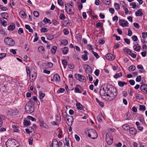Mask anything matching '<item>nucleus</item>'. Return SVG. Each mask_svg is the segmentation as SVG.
Listing matches in <instances>:
<instances>
[{"instance_id": "72a5a7b5", "label": "nucleus", "mask_w": 147, "mask_h": 147, "mask_svg": "<svg viewBox=\"0 0 147 147\" xmlns=\"http://www.w3.org/2000/svg\"><path fill=\"white\" fill-rule=\"evenodd\" d=\"M57 47L56 46H54L52 47L51 50V52L52 54H54L56 52Z\"/></svg>"}, {"instance_id": "a18cd8bd", "label": "nucleus", "mask_w": 147, "mask_h": 147, "mask_svg": "<svg viewBox=\"0 0 147 147\" xmlns=\"http://www.w3.org/2000/svg\"><path fill=\"white\" fill-rule=\"evenodd\" d=\"M115 8L117 10H119L120 9L119 4L116 3H115L114 4Z\"/></svg>"}, {"instance_id": "f8f14e48", "label": "nucleus", "mask_w": 147, "mask_h": 147, "mask_svg": "<svg viewBox=\"0 0 147 147\" xmlns=\"http://www.w3.org/2000/svg\"><path fill=\"white\" fill-rule=\"evenodd\" d=\"M73 121V118L72 116H69L67 119L66 123L69 126H71Z\"/></svg>"}, {"instance_id": "8fccbe9b", "label": "nucleus", "mask_w": 147, "mask_h": 147, "mask_svg": "<svg viewBox=\"0 0 147 147\" xmlns=\"http://www.w3.org/2000/svg\"><path fill=\"white\" fill-rule=\"evenodd\" d=\"M92 52L96 58L98 59L99 58V56L98 55L97 53L94 52L93 51H92Z\"/></svg>"}, {"instance_id": "13d9d810", "label": "nucleus", "mask_w": 147, "mask_h": 147, "mask_svg": "<svg viewBox=\"0 0 147 147\" xmlns=\"http://www.w3.org/2000/svg\"><path fill=\"white\" fill-rule=\"evenodd\" d=\"M18 33L19 34H22L24 33V31L23 29L22 28H20L19 29Z\"/></svg>"}, {"instance_id": "680f3d73", "label": "nucleus", "mask_w": 147, "mask_h": 147, "mask_svg": "<svg viewBox=\"0 0 147 147\" xmlns=\"http://www.w3.org/2000/svg\"><path fill=\"white\" fill-rule=\"evenodd\" d=\"M118 19V18L117 16H115L113 18V20L114 21H115L117 22Z\"/></svg>"}, {"instance_id": "09e8293b", "label": "nucleus", "mask_w": 147, "mask_h": 147, "mask_svg": "<svg viewBox=\"0 0 147 147\" xmlns=\"http://www.w3.org/2000/svg\"><path fill=\"white\" fill-rule=\"evenodd\" d=\"M65 91V89L63 88H60L57 91V92L58 93H61L64 92Z\"/></svg>"}, {"instance_id": "412c9836", "label": "nucleus", "mask_w": 147, "mask_h": 147, "mask_svg": "<svg viewBox=\"0 0 147 147\" xmlns=\"http://www.w3.org/2000/svg\"><path fill=\"white\" fill-rule=\"evenodd\" d=\"M15 28V25L14 24L11 23L8 28V30L10 31L13 30Z\"/></svg>"}, {"instance_id": "f704fd0d", "label": "nucleus", "mask_w": 147, "mask_h": 147, "mask_svg": "<svg viewBox=\"0 0 147 147\" xmlns=\"http://www.w3.org/2000/svg\"><path fill=\"white\" fill-rule=\"evenodd\" d=\"M77 108L80 110H82L83 109V106L81 105L80 103H78L76 105Z\"/></svg>"}, {"instance_id": "603ef678", "label": "nucleus", "mask_w": 147, "mask_h": 147, "mask_svg": "<svg viewBox=\"0 0 147 147\" xmlns=\"http://www.w3.org/2000/svg\"><path fill=\"white\" fill-rule=\"evenodd\" d=\"M35 38L33 42H36L37 41L38 39V37L37 36V33H36L35 34Z\"/></svg>"}, {"instance_id": "a878e982", "label": "nucleus", "mask_w": 147, "mask_h": 147, "mask_svg": "<svg viewBox=\"0 0 147 147\" xmlns=\"http://www.w3.org/2000/svg\"><path fill=\"white\" fill-rule=\"evenodd\" d=\"M15 111V110L9 109L8 110L7 114L9 115H13L14 114V112Z\"/></svg>"}, {"instance_id": "e2e57ef3", "label": "nucleus", "mask_w": 147, "mask_h": 147, "mask_svg": "<svg viewBox=\"0 0 147 147\" xmlns=\"http://www.w3.org/2000/svg\"><path fill=\"white\" fill-rule=\"evenodd\" d=\"M6 54L5 53H1L0 54V59H2L3 58L5 57Z\"/></svg>"}, {"instance_id": "c03bdc74", "label": "nucleus", "mask_w": 147, "mask_h": 147, "mask_svg": "<svg viewBox=\"0 0 147 147\" xmlns=\"http://www.w3.org/2000/svg\"><path fill=\"white\" fill-rule=\"evenodd\" d=\"M24 124L26 125H29L31 124V123L29 121L24 120Z\"/></svg>"}, {"instance_id": "bf43d9fd", "label": "nucleus", "mask_w": 147, "mask_h": 147, "mask_svg": "<svg viewBox=\"0 0 147 147\" xmlns=\"http://www.w3.org/2000/svg\"><path fill=\"white\" fill-rule=\"evenodd\" d=\"M141 80V77L140 76H138L136 79V81L137 82H140Z\"/></svg>"}, {"instance_id": "39448f33", "label": "nucleus", "mask_w": 147, "mask_h": 147, "mask_svg": "<svg viewBox=\"0 0 147 147\" xmlns=\"http://www.w3.org/2000/svg\"><path fill=\"white\" fill-rule=\"evenodd\" d=\"M34 105H32L31 103L28 102L25 106V110L28 113H32L34 110Z\"/></svg>"}, {"instance_id": "5701e85b", "label": "nucleus", "mask_w": 147, "mask_h": 147, "mask_svg": "<svg viewBox=\"0 0 147 147\" xmlns=\"http://www.w3.org/2000/svg\"><path fill=\"white\" fill-rule=\"evenodd\" d=\"M38 51L41 53L43 54L44 53L45 49L42 46H40L38 49Z\"/></svg>"}, {"instance_id": "49530a36", "label": "nucleus", "mask_w": 147, "mask_h": 147, "mask_svg": "<svg viewBox=\"0 0 147 147\" xmlns=\"http://www.w3.org/2000/svg\"><path fill=\"white\" fill-rule=\"evenodd\" d=\"M124 52L129 55L130 54V53H131V51L130 49H124Z\"/></svg>"}, {"instance_id": "4c0bfd02", "label": "nucleus", "mask_w": 147, "mask_h": 147, "mask_svg": "<svg viewBox=\"0 0 147 147\" xmlns=\"http://www.w3.org/2000/svg\"><path fill=\"white\" fill-rule=\"evenodd\" d=\"M136 69L135 67L133 65H131L129 67V70L130 71H133Z\"/></svg>"}, {"instance_id": "0e129e2a", "label": "nucleus", "mask_w": 147, "mask_h": 147, "mask_svg": "<svg viewBox=\"0 0 147 147\" xmlns=\"http://www.w3.org/2000/svg\"><path fill=\"white\" fill-rule=\"evenodd\" d=\"M0 8L3 11H5L7 10L6 7H4L2 5H0Z\"/></svg>"}, {"instance_id": "ea45409f", "label": "nucleus", "mask_w": 147, "mask_h": 147, "mask_svg": "<svg viewBox=\"0 0 147 147\" xmlns=\"http://www.w3.org/2000/svg\"><path fill=\"white\" fill-rule=\"evenodd\" d=\"M136 98L138 100H142L143 98L142 96L140 94H136Z\"/></svg>"}, {"instance_id": "1a4fd4ad", "label": "nucleus", "mask_w": 147, "mask_h": 147, "mask_svg": "<svg viewBox=\"0 0 147 147\" xmlns=\"http://www.w3.org/2000/svg\"><path fill=\"white\" fill-rule=\"evenodd\" d=\"M4 42L7 45L11 46H13L15 44V42L11 38L7 37L4 40Z\"/></svg>"}, {"instance_id": "a211bd4d", "label": "nucleus", "mask_w": 147, "mask_h": 147, "mask_svg": "<svg viewBox=\"0 0 147 147\" xmlns=\"http://www.w3.org/2000/svg\"><path fill=\"white\" fill-rule=\"evenodd\" d=\"M53 147H59V145L57 141L55 139H54L53 140Z\"/></svg>"}, {"instance_id": "bb28decb", "label": "nucleus", "mask_w": 147, "mask_h": 147, "mask_svg": "<svg viewBox=\"0 0 147 147\" xmlns=\"http://www.w3.org/2000/svg\"><path fill=\"white\" fill-rule=\"evenodd\" d=\"M1 16L3 18L5 19H7L8 17V14L6 12L1 13Z\"/></svg>"}, {"instance_id": "4d7b16f0", "label": "nucleus", "mask_w": 147, "mask_h": 147, "mask_svg": "<svg viewBox=\"0 0 147 147\" xmlns=\"http://www.w3.org/2000/svg\"><path fill=\"white\" fill-rule=\"evenodd\" d=\"M48 31V30L46 28H42L40 30L41 32H46Z\"/></svg>"}, {"instance_id": "2f4dec72", "label": "nucleus", "mask_w": 147, "mask_h": 147, "mask_svg": "<svg viewBox=\"0 0 147 147\" xmlns=\"http://www.w3.org/2000/svg\"><path fill=\"white\" fill-rule=\"evenodd\" d=\"M33 100L35 101H36L37 100L36 97L35 96H34L32 98H31L30 99L29 102L31 103L32 105H34V102L33 101Z\"/></svg>"}, {"instance_id": "7c9ffc66", "label": "nucleus", "mask_w": 147, "mask_h": 147, "mask_svg": "<svg viewBox=\"0 0 147 147\" xmlns=\"http://www.w3.org/2000/svg\"><path fill=\"white\" fill-rule=\"evenodd\" d=\"M69 139L67 138H65V139L64 144L67 146H69Z\"/></svg>"}, {"instance_id": "774afa93", "label": "nucleus", "mask_w": 147, "mask_h": 147, "mask_svg": "<svg viewBox=\"0 0 147 147\" xmlns=\"http://www.w3.org/2000/svg\"><path fill=\"white\" fill-rule=\"evenodd\" d=\"M16 50L13 49H11L10 50V52L14 54H15L16 53Z\"/></svg>"}, {"instance_id": "f257e3e1", "label": "nucleus", "mask_w": 147, "mask_h": 147, "mask_svg": "<svg viewBox=\"0 0 147 147\" xmlns=\"http://www.w3.org/2000/svg\"><path fill=\"white\" fill-rule=\"evenodd\" d=\"M100 93L103 99L111 101L116 97L117 92L116 89L113 86L105 85L101 88Z\"/></svg>"}, {"instance_id": "4468645a", "label": "nucleus", "mask_w": 147, "mask_h": 147, "mask_svg": "<svg viewBox=\"0 0 147 147\" xmlns=\"http://www.w3.org/2000/svg\"><path fill=\"white\" fill-rule=\"evenodd\" d=\"M129 132L131 135L134 136L136 134L137 131L135 128L131 127L129 129Z\"/></svg>"}, {"instance_id": "3c124183", "label": "nucleus", "mask_w": 147, "mask_h": 147, "mask_svg": "<svg viewBox=\"0 0 147 147\" xmlns=\"http://www.w3.org/2000/svg\"><path fill=\"white\" fill-rule=\"evenodd\" d=\"M28 119L31 120L32 121H35L36 120V119L34 117L30 116H28L27 117Z\"/></svg>"}, {"instance_id": "ddd939ff", "label": "nucleus", "mask_w": 147, "mask_h": 147, "mask_svg": "<svg viewBox=\"0 0 147 147\" xmlns=\"http://www.w3.org/2000/svg\"><path fill=\"white\" fill-rule=\"evenodd\" d=\"M106 58L108 60L110 61H113L115 58V57L112 54L108 53L105 55Z\"/></svg>"}, {"instance_id": "6e6d98bb", "label": "nucleus", "mask_w": 147, "mask_h": 147, "mask_svg": "<svg viewBox=\"0 0 147 147\" xmlns=\"http://www.w3.org/2000/svg\"><path fill=\"white\" fill-rule=\"evenodd\" d=\"M131 38L134 41H136L138 40L137 37L136 36H133Z\"/></svg>"}, {"instance_id": "393cba45", "label": "nucleus", "mask_w": 147, "mask_h": 147, "mask_svg": "<svg viewBox=\"0 0 147 147\" xmlns=\"http://www.w3.org/2000/svg\"><path fill=\"white\" fill-rule=\"evenodd\" d=\"M62 50L63 54L65 55L67 53L68 51V48L67 47H64L62 49Z\"/></svg>"}, {"instance_id": "9d476101", "label": "nucleus", "mask_w": 147, "mask_h": 147, "mask_svg": "<svg viewBox=\"0 0 147 147\" xmlns=\"http://www.w3.org/2000/svg\"><path fill=\"white\" fill-rule=\"evenodd\" d=\"M86 73L88 74H90L92 72V69L90 66L88 65H84Z\"/></svg>"}, {"instance_id": "aec40b11", "label": "nucleus", "mask_w": 147, "mask_h": 147, "mask_svg": "<svg viewBox=\"0 0 147 147\" xmlns=\"http://www.w3.org/2000/svg\"><path fill=\"white\" fill-rule=\"evenodd\" d=\"M20 15L21 18L22 19H24L26 18V14L24 11H21L19 13Z\"/></svg>"}, {"instance_id": "79ce46f5", "label": "nucleus", "mask_w": 147, "mask_h": 147, "mask_svg": "<svg viewBox=\"0 0 147 147\" xmlns=\"http://www.w3.org/2000/svg\"><path fill=\"white\" fill-rule=\"evenodd\" d=\"M59 18L61 20H64L65 18V16L63 13H61L59 16Z\"/></svg>"}, {"instance_id": "37998d69", "label": "nucleus", "mask_w": 147, "mask_h": 147, "mask_svg": "<svg viewBox=\"0 0 147 147\" xmlns=\"http://www.w3.org/2000/svg\"><path fill=\"white\" fill-rule=\"evenodd\" d=\"M68 44V41L66 40H64L61 42V44L63 46L66 45Z\"/></svg>"}, {"instance_id": "b1692460", "label": "nucleus", "mask_w": 147, "mask_h": 147, "mask_svg": "<svg viewBox=\"0 0 147 147\" xmlns=\"http://www.w3.org/2000/svg\"><path fill=\"white\" fill-rule=\"evenodd\" d=\"M53 79L56 81H59L60 80V77L58 74H55L54 76Z\"/></svg>"}, {"instance_id": "5fc2aeb1", "label": "nucleus", "mask_w": 147, "mask_h": 147, "mask_svg": "<svg viewBox=\"0 0 147 147\" xmlns=\"http://www.w3.org/2000/svg\"><path fill=\"white\" fill-rule=\"evenodd\" d=\"M140 109L144 111L146 110V107L144 105H140Z\"/></svg>"}, {"instance_id": "052dcab7", "label": "nucleus", "mask_w": 147, "mask_h": 147, "mask_svg": "<svg viewBox=\"0 0 147 147\" xmlns=\"http://www.w3.org/2000/svg\"><path fill=\"white\" fill-rule=\"evenodd\" d=\"M103 3L105 4L109 5L111 3V1H103Z\"/></svg>"}, {"instance_id": "423d86ee", "label": "nucleus", "mask_w": 147, "mask_h": 147, "mask_svg": "<svg viewBox=\"0 0 147 147\" xmlns=\"http://www.w3.org/2000/svg\"><path fill=\"white\" fill-rule=\"evenodd\" d=\"M106 139L107 143L108 145H111L112 144L113 138L110 133H108L106 134Z\"/></svg>"}, {"instance_id": "0eeeda50", "label": "nucleus", "mask_w": 147, "mask_h": 147, "mask_svg": "<svg viewBox=\"0 0 147 147\" xmlns=\"http://www.w3.org/2000/svg\"><path fill=\"white\" fill-rule=\"evenodd\" d=\"M75 77L77 80L82 82H85L86 80L85 76L79 74H75Z\"/></svg>"}, {"instance_id": "338daca9", "label": "nucleus", "mask_w": 147, "mask_h": 147, "mask_svg": "<svg viewBox=\"0 0 147 147\" xmlns=\"http://www.w3.org/2000/svg\"><path fill=\"white\" fill-rule=\"evenodd\" d=\"M124 40L125 42L128 44H129L130 43V40L128 38H125L124 39Z\"/></svg>"}, {"instance_id": "69168bd1", "label": "nucleus", "mask_w": 147, "mask_h": 147, "mask_svg": "<svg viewBox=\"0 0 147 147\" xmlns=\"http://www.w3.org/2000/svg\"><path fill=\"white\" fill-rule=\"evenodd\" d=\"M34 15L36 17H38L39 16V13L36 11H34Z\"/></svg>"}, {"instance_id": "9b49d317", "label": "nucleus", "mask_w": 147, "mask_h": 147, "mask_svg": "<svg viewBox=\"0 0 147 147\" xmlns=\"http://www.w3.org/2000/svg\"><path fill=\"white\" fill-rule=\"evenodd\" d=\"M119 23L120 25L123 27H128V23L127 21L123 20H119Z\"/></svg>"}, {"instance_id": "4be33fe9", "label": "nucleus", "mask_w": 147, "mask_h": 147, "mask_svg": "<svg viewBox=\"0 0 147 147\" xmlns=\"http://www.w3.org/2000/svg\"><path fill=\"white\" fill-rule=\"evenodd\" d=\"M39 97L40 98V100L42 101V99L45 96V94L44 93H42V92L40 91L39 92Z\"/></svg>"}, {"instance_id": "58836bf2", "label": "nucleus", "mask_w": 147, "mask_h": 147, "mask_svg": "<svg viewBox=\"0 0 147 147\" xmlns=\"http://www.w3.org/2000/svg\"><path fill=\"white\" fill-rule=\"evenodd\" d=\"M43 22L45 24L49 23V24H51V20L46 18H45L44 19Z\"/></svg>"}, {"instance_id": "c9c22d12", "label": "nucleus", "mask_w": 147, "mask_h": 147, "mask_svg": "<svg viewBox=\"0 0 147 147\" xmlns=\"http://www.w3.org/2000/svg\"><path fill=\"white\" fill-rule=\"evenodd\" d=\"M53 66V64L51 62L47 63L46 65V67L47 68H49L52 67Z\"/></svg>"}, {"instance_id": "a19ab883", "label": "nucleus", "mask_w": 147, "mask_h": 147, "mask_svg": "<svg viewBox=\"0 0 147 147\" xmlns=\"http://www.w3.org/2000/svg\"><path fill=\"white\" fill-rule=\"evenodd\" d=\"M122 74L121 72L116 74L114 76V78H117L120 77L122 76Z\"/></svg>"}, {"instance_id": "f03ea898", "label": "nucleus", "mask_w": 147, "mask_h": 147, "mask_svg": "<svg viewBox=\"0 0 147 147\" xmlns=\"http://www.w3.org/2000/svg\"><path fill=\"white\" fill-rule=\"evenodd\" d=\"M26 69L27 75H29L30 81L31 82L34 81L35 80L37 76L36 70L33 68L30 69L29 67H26Z\"/></svg>"}, {"instance_id": "20e7f679", "label": "nucleus", "mask_w": 147, "mask_h": 147, "mask_svg": "<svg viewBox=\"0 0 147 147\" xmlns=\"http://www.w3.org/2000/svg\"><path fill=\"white\" fill-rule=\"evenodd\" d=\"M88 136L92 139L96 138L98 135L96 131L93 129H90L88 130Z\"/></svg>"}, {"instance_id": "7ed1b4c3", "label": "nucleus", "mask_w": 147, "mask_h": 147, "mask_svg": "<svg viewBox=\"0 0 147 147\" xmlns=\"http://www.w3.org/2000/svg\"><path fill=\"white\" fill-rule=\"evenodd\" d=\"M65 9L66 12L68 14H72L74 12V9L73 6L70 4H65Z\"/></svg>"}, {"instance_id": "de8ad7c7", "label": "nucleus", "mask_w": 147, "mask_h": 147, "mask_svg": "<svg viewBox=\"0 0 147 147\" xmlns=\"http://www.w3.org/2000/svg\"><path fill=\"white\" fill-rule=\"evenodd\" d=\"M82 58L84 61H86L88 59V57L87 55H83L82 57Z\"/></svg>"}, {"instance_id": "6ab92c4d", "label": "nucleus", "mask_w": 147, "mask_h": 147, "mask_svg": "<svg viewBox=\"0 0 147 147\" xmlns=\"http://www.w3.org/2000/svg\"><path fill=\"white\" fill-rule=\"evenodd\" d=\"M130 126L127 124H124L122 126L123 129L127 131L130 129Z\"/></svg>"}, {"instance_id": "c756f323", "label": "nucleus", "mask_w": 147, "mask_h": 147, "mask_svg": "<svg viewBox=\"0 0 147 147\" xmlns=\"http://www.w3.org/2000/svg\"><path fill=\"white\" fill-rule=\"evenodd\" d=\"M136 15L137 16H141L143 15V13L141 10L139 9L136 12Z\"/></svg>"}, {"instance_id": "f3484780", "label": "nucleus", "mask_w": 147, "mask_h": 147, "mask_svg": "<svg viewBox=\"0 0 147 147\" xmlns=\"http://www.w3.org/2000/svg\"><path fill=\"white\" fill-rule=\"evenodd\" d=\"M40 127L42 128L45 129H48V126L46 123H44L43 121L41 122L40 124Z\"/></svg>"}, {"instance_id": "473e14b6", "label": "nucleus", "mask_w": 147, "mask_h": 147, "mask_svg": "<svg viewBox=\"0 0 147 147\" xmlns=\"http://www.w3.org/2000/svg\"><path fill=\"white\" fill-rule=\"evenodd\" d=\"M62 63L63 65V67L65 69L66 67V66L67 64V61L65 59H63L62 61Z\"/></svg>"}, {"instance_id": "2eb2a0df", "label": "nucleus", "mask_w": 147, "mask_h": 147, "mask_svg": "<svg viewBox=\"0 0 147 147\" xmlns=\"http://www.w3.org/2000/svg\"><path fill=\"white\" fill-rule=\"evenodd\" d=\"M76 87L74 89L75 93H82V91L79 89V88H80L81 87V86L78 84L76 85Z\"/></svg>"}, {"instance_id": "dca6fc26", "label": "nucleus", "mask_w": 147, "mask_h": 147, "mask_svg": "<svg viewBox=\"0 0 147 147\" xmlns=\"http://www.w3.org/2000/svg\"><path fill=\"white\" fill-rule=\"evenodd\" d=\"M135 51L137 52H139L140 51L141 47L137 44H135L133 47Z\"/></svg>"}, {"instance_id": "e433bc0d", "label": "nucleus", "mask_w": 147, "mask_h": 147, "mask_svg": "<svg viewBox=\"0 0 147 147\" xmlns=\"http://www.w3.org/2000/svg\"><path fill=\"white\" fill-rule=\"evenodd\" d=\"M46 37L47 39L49 40H51L53 39V36L51 34H46Z\"/></svg>"}, {"instance_id": "864d4df0", "label": "nucleus", "mask_w": 147, "mask_h": 147, "mask_svg": "<svg viewBox=\"0 0 147 147\" xmlns=\"http://www.w3.org/2000/svg\"><path fill=\"white\" fill-rule=\"evenodd\" d=\"M33 141V138L32 137H31L28 140V142L29 144L30 145H32V144Z\"/></svg>"}, {"instance_id": "cd10ccee", "label": "nucleus", "mask_w": 147, "mask_h": 147, "mask_svg": "<svg viewBox=\"0 0 147 147\" xmlns=\"http://www.w3.org/2000/svg\"><path fill=\"white\" fill-rule=\"evenodd\" d=\"M12 127L13 129V131L15 132H18V131L19 127L18 126L13 125Z\"/></svg>"}, {"instance_id": "6e6552de", "label": "nucleus", "mask_w": 147, "mask_h": 147, "mask_svg": "<svg viewBox=\"0 0 147 147\" xmlns=\"http://www.w3.org/2000/svg\"><path fill=\"white\" fill-rule=\"evenodd\" d=\"M16 142V141L14 139H9L6 142V144L7 147H14Z\"/></svg>"}, {"instance_id": "c85d7f7f", "label": "nucleus", "mask_w": 147, "mask_h": 147, "mask_svg": "<svg viewBox=\"0 0 147 147\" xmlns=\"http://www.w3.org/2000/svg\"><path fill=\"white\" fill-rule=\"evenodd\" d=\"M147 87V85L146 84H143L140 87V88L142 90H144L146 92H147V89L146 88Z\"/></svg>"}]
</instances>
